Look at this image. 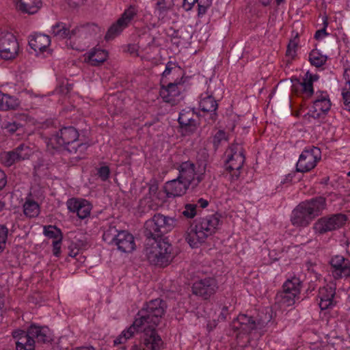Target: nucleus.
<instances>
[{
  "label": "nucleus",
  "mask_w": 350,
  "mask_h": 350,
  "mask_svg": "<svg viewBox=\"0 0 350 350\" xmlns=\"http://www.w3.org/2000/svg\"><path fill=\"white\" fill-rule=\"evenodd\" d=\"M177 219L161 213L154 214L144 224V235L154 242L150 247H146V256L150 264L166 267L172 260V246L167 237L164 235L172 231L176 226Z\"/></svg>",
  "instance_id": "1"
},
{
  "label": "nucleus",
  "mask_w": 350,
  "mask_h": 350,
  "mask_svg": "<svg viewBox=\"0 0 350 350\" xmlns=\"http://www.w3.org/2000/svg\"><path fill=\"white\" fill-rule=\"evenodd\" d=\"M167 308L165 301L157 298L144 304V306L137 314V317L133 324L124 330L114 340V345L125 343L128 339L133 336L145 325L146 323H151L153 326L159 324Z\"/></svg>",
  "instance_id": "2"
},
{
  "label": "nucleus",
  "mask_w": 350,
  "mask_h": 350,
  "mask_svg": "<svg viewBox=\"0 0 350 350\" xmlns=\"http://www.w3.org/2000/svg\"><path fill=\"white\" fill-rule=\"evenodd\" d=\"M44 142L47 150L53 154L59 147L64 146V150L70 154L75 155L77 159L85 158V152L90 146L88 142L79 139L78 131L73 126H64L51 133H46Z\"/></svg>",
  "instance_id": "3"
},
{
  "label": "nucleus",
  "mask_w": 350,
  "mask_h": 350,
  "mask_svg": "<svg viewBox=\"0 0 350 350\" xmlns=\"http://www.w3.org/2000/svg\"><path fill=\"white\" fill-rule=\"evenodd\" d=\"M326 207V199L319 196L299 204L293 211L291 223L297 227H306L316 217L320 215Z\"/></svg>",
  "instance_id": "4"
},
{
  "label": "nucleus",
  "mask_w": 350,
  "mask_h": 350,
  "mask_svg": "<svg viewBox=\"0 0 350 350\" xmlns=\"http://www.w3.org/2000/svg\"><path fill=\"white\" fill-rule=\"evenodd\" d=\"M221 215L215 214L200 217L195 221V226L188 230L185 239L191 247H197L198 243H204L213 235L220 224Z\"/></svg>",
  "instance_id": "5"
},
{
  "label": "nucleus",
  "mask_w": 350,
  "mask_h": 350,
  "mask_svg": "<svg viewBox=\"0 0 350 350\" xmlns=\"http://www.w3.org/2000/svg\"><path fill=\"white\" fill-rule=\"evenodd\" d=\"M271 320V314L269 313H266L264 317L258 316L256 319L247 314H240L232 321L231 327L239 334H249L255 329L262 330Z\"/></svg>",
  "instance_id": "6"
},
{
  "label": "nucleus",
  "mask_w": 350,
  "mask_h": 350,
  "mask_svg": "<svg viewBox=\"0 0 350 350\" xmlns=\"http://www.w3.org/2000/svg\"><path fill=\"white\" fill-rule=\"evenodd\" d=\"M301 282L297 277L288 279L282 285V291L278 293L277 301L286 306H293L299 298Z\"/></svg>",
  "instance_id": "7"
},
{
  "label": "nucleus",
  "mask_w": 350,
  "mask_h": 350,
  "mask_svg": "<svg viewBox=\"0 0 350 350\" xmlns=\"http://www.w3.org/2000/svg\"><path fill=\"white\" fill-rule=\"evenodd\" d=\"M230 152L225 167L230 173L232 179L237 180L240 176V170L245 162L244 151L241 144L234 143L230 148Z\"/></svg>",
  "instance_id": "8"
},
{
  "label": "nucleus",
  "mask_w": 350,
  "mask_h": 350,
  "mask_svg": "<svg viewBox=\"0 0 350 350\" xmlns=\"http://www.w3.org/2000/svg\"><path fill=\"white\" fill-rule=\"evenodd\" d=\"M347 219V216L342 213L322 217L314 224L313 229L316 233L324 234L343 226Z\"/></svg>",
  "instance_id": "9"
},
{
  "label": "nucleus",
  "mask_w": 350,
  "mask_h": 350,
  "mask_svg": "<svg viewBox=\"0 0 350 350\" xmlns=\"http://www.w3.org/2000/svg\"><path fill=\"white\" fill-rule=\"evenodd\" d=\"M19 45L14 35L8 31L0 33V57L4 60H12L18 53Z\"/></svg>",
  "instance_id": "10"
},
{
  "label": "nucleus",
  "mask_w": 350,
  "mask_h": 350,
  "mask_svg": "<svg viewBox=\"0 0 350 350\" xmlns=\"http://www.w3.org/2000/svg\"><path fill=\"white\" fill-rule=\"evenodd\" d=\"M321 150L319 148L312 146L304 149L301 153L296 164L297 172H308L314 169L317 162L321 159Z\"/></svg>",
  "instance_id": "11"
},
{
  "label": "nucleus",
  "mask_w": 350,
  "mask_h": 350,
  "mask_svg": "<svg viewBox=\"0 0 350 350\" xmlns=\"http://www.w3.org/2000/svg\"><path fill=\"white\" fill-rule=\"evenodd\" d=\"M218 284L214 278L208 277L195 281L191 286L193 295L203 300H208L215 294L218 289Z\"/></svg>",
  "instance_id": "12"
},
{
  "label": "nucleus",
  "mask_w": 350,
  "mask_h": 350,
  "mask_svg": "<svg viewBox=\"0 0 350 350\" xmlns=\"http://www.w3.org/2000/svg\"><path fill=\"white\" fill-rule=\"evenodd\" d=\"M145 325L148 327L144 329V345L149 350H163L165 344L155 329L159 324L153 326L151 323H146Z\"/></svg>",
  "instance_id": "13"
},
{
  "label": "nucleus",
  "mask_w": 350,
  "mask_h": 350,
  "mask_svg": "<svg viewBox=\"0 0 350 350\" xmlns=\"http://www.w3.org/2000/svg\"><path fill=\"white\" fill-rule=\"evenodd\" d=\"M29 155V148L21 144L14 150L1 154V161L4 165L10 167L16 162L28 159Z\"/></svg>",
  "instance_id": "14"
},
{
  "label": "nucleus",
  "mask_w": 350,
  "mask_h": 350,
  "mask_svg": "<svg viewBox=\"0 0 350 350\" xmlns=\"http://www.w3.org/2000/svg\"><path fill=\"white\" fill-rule=\"evenodd\" d=\"M27 330L35 342L49 343L53 340V334L47 326H40L32 323L28 327Z\"/></svg>",
  "instance_id": "15"
},
{
  "label": "nucleus",
  "mask_w": 350,
  "mask_h": 350,
  "mask_svg": "<svg viewBox=\"0 0 350 350\" xmlns=\"http://www.w3.org/2000/svg\"><path fill=\"white\" fill-rule=\"evenodd\" d=\"M332 273L335 278L350 276V261L342 256H336L331 259Z\"/></svg>",
  "instance_id": "16"
},
{
  "label": "nucleus",
  "mask_w": 350,
  "mask_h": 350,
  "mask_svg": "<svg viewBox=\"0 0 350 350\" xmlns=\"http://www.w3.org/2000/svg\"><path fill=\"white\" fill-rule=\"evenodd\" d=\"M113 245L122 252H132L135 249L134 237L127 230H121Z\"/></svg>",
  "instance_id": "17"
},
{
  "label": "nucleus",
  "mask_w": 350,
  "mask_h": 350,
  "mask_svg": "<svg viewBox=\"0 0 350 350\" xmlns=\"http://www.w3.org/2000/svg\"><path fill=\"white\" fill-rule=\"evenodd\" d=\"M183 83V78H181L180 79H176L174 82L168 83L166 85L165 83H161L160 96L166 103L174 101V98L178 96L180 94L179 85Z\"/></svg>",
  "instance_id": "18"
},
{
  "label": "nucleus",
  "mask_w": 350,
  "mask_h": 350,
  "mask_svg": "<svg viewBox=\"0 0 350 350\" xmlns=\"http://www.w3.org/2000/svg\"><path fill=\"white\" fill-rule=\"evenodd\" d=\"M164 191L167 198L180 197L187 191L186 182L177 177L165 184Z\"/></svg>",
  "instance_id": "19"
},
{
  "label": "nucleus",
  "mask_w": 350,
  "mask_h": 350,
  "mask_svg": "<svg viewBox=\"0 0 350 350\" xmlns=\"http://www.w3.org/2000/svg\"><path fill=\"white\" fill-rule=\"evenodd\" d=\"M335 288L332 286H323L319 290V306L321 310H327L335 306L334 300L335 296Z\"/></svg>",
  "instance_id": "20"
},
{
  "label": "nucleus",
  "mask_w": 350,
  "mask_h": 350,
  "mask_svg": "<svg viewBox=\"0 0 350 350\" xmlns=\"http://www.w3.org/2000/svg\"><path fill=\"white\" fill-rule=\"evenodd\" d=\"M51 44L49 36L42 33H35L29 36V45L36 55L46 51Z\"/></svg>",
  "instance_id": "21"
},
{
  "label": "nucleus",
  "mask_w": 350,
  "mask_h": 350,
  "mask_svg": "<svg viewBox=\"0 0 350 350\" xmlns=\"http://www.w3.org/2000/svg\"><path fill=\"white\" fill-rule=\"evenodd\" d=\"M199 107L201 111L204 112H210L211 118L213 121H215L217 117V113H215L217 109L218 105L217 103L216 100L212 95H208L203 96L202 95V98L200 99Z\"/></svg>",
  "instance_id": "22"
},
{
  "label": "nucleus",
  "mask_w": 350,
  "mask_h": 350,
  "mask_svg": "<svg viewBox=\"0 0 350 350\" xmlns=\"http://www.w3.org/2000/svg\"><path fill=\"white\" fill-rule=\"evenodd\" d=\"M42 6L41 0H18L16 8L23 13L34 14Z\"/></svg>",
  "instance_id": "23"
},
{
  "label": "nucleus",
  "mask_w": 350,
  "mask_h": 350,
  "mask_svg": "<svg viewBox=\"0 0 350 350\" xmlns=\"http://www.w3.org/2000/svg\"><path fill=\"white\" fill-rule=\"evenodd\" d=\"M85 59L92 66H98L107 60L108 53L103 49H94L86 55Z\"/></svg>",
  "instance_id": "24"
},
{
  "label": "nucleus",
  "mask_w": 350,
  "mask_h": 350,
  "mask_svg": "<svg viewBox=\"0 0 350 350\" xmlns=\"http://www.w3.org/2000/svg\"><path fill=\"white\" fill-rule=\"evenodd\" d=\"M179 174L178 177L185 182L191 180L192 178L196 174V165L191 161H187L183 162L178 168Z\"/></svg>",
  "instance_id": "25"
},
{
  "label": "nucleus",
  "mask_w": 350,
  "mask_h": 350,
  "mask_svg": "<svg viewBox=\"0 0 350 350\" xmlns=\"http://www.w3.org/2000/svg\"><path fill=\"white\" fill-rule=\"evenodd\" d=\"M330 100H314L313 101V111H311V116L314 118H319L321 116L326 115L331 108Z\"/></svg>",
  "instance_id": "26"
},
{
  "label": "nucleus",
  "mask_w": 350,
  "mask_h": 350,
  "mask_svg": "<svg viewBox=\"0 0 350 350\" xmlns=\"http://www.w3.org/2000/svg\"><path fill=\"white\" fill-rule=\"evenodd\" d=\"M23 207L25 215L29 218L36 217L40 214L39 204L29 198H26Z\"/></svg>",
  "instance_id": "27"
},
{
  "label": "nucleus",
  "mask_w": 350,
  "mask_h": 350,
  "mask_svg": "<svg viewBox=\"0 0 350 350\" xmlns=\"http://www.w3.org/2000/svg\"><path fill=\"white\" fill-rule=\"evenodd\" d=\"M120 230L116 226L109 224L103 228V240L109 245H113L116 241Z\"/></svg>",
  "instance_id": "28"
},
{
  "label": "nucleus",
  "mask_w": 350,
  "mask_h": 350,
  "mask_svg": "<svg viewBox=\"0 0 350 350\" xmlns=\"http://www.w3.org/2000/svg\"><path fill=\"white\" fill-rule=\"evenodd\" d=\"M126 26L123 23V20H119L113 23L107 30L105 39L107 41L113 40L118 36Z\"/></svg>",
  "instance_id": "29"
},
{
  "label": "nucleus",
  "mask_w": 350,
  "mask_h": 350,
  "mask_svg": "<svg viewBox=\"0 0 350 350\" xmlns=\"http://www.w3.org/2000/svg\"><path fill=\"white\" fill-rule=\"evenodd\" d=\"M51 33L59 39H66L68 33V27L63 22H57L51 27Z\"/></svg>",
  "instance_id": "30"
},
{
  "label": "nucleus",
  "mask_w": 350,
  "mask_h": 350,
  "mask_svg": "<svg viewBox=\"0 0 350 350\" xmlns=\"http://www.w3.org/2000/svg\"><path fill=\"white\" fill-rule=\"evenodd\" d=\"M23 127V124L16 118L4 120L1 122V128L9 134H14Z\"/></svg>",
  "instance_id": "31"
},
{
  "label": "nucleus",
  "mask_w": 350,
  "mask_h": 350,
  "mask_svg": "<svg viewBox=\"0 0 350 350\" xmlns=\"http://www.w3.org/2000/svg\"><path fill=\"white\" fill-rule=\"evenodd\" d=\"M327 56L322 55L317 50H312L309 54V62L315 67H321L323 66L327 61Z\"/></svg>",
  "instance_id": "32"
},
{
  "label": "nucleus",
  "mask_w": 350,
  "mask_h": 350,
  "mask_svg": "<svg viewBox=\"0 0 350 350\" xmlns=\"http://www.w3.org/2000/svg\"><path fill=\"white\" fill-rule=\"evenodd\" d=\"M180 128L181 129L182 133L185 135H190L193 134L198 129V122L197 120L191 117V118H189L186 122H182L179 124Z\"/></svg>",
  "instance_id": "33"
},
{
  "label": "nucleus",
  "mask_w": 350,
  "mask_h": 350,
  "mask_svg": "<svg viewBox=\"0 0 350 350\" xmlns=\"http://www.w3.org/2000/svg\"><path fill=\"white\" fill-rule=\"evenodd\" d=\"M2 105L1 110H10L15 109L19 105V102L15 97L11 96L8 94H3V98H2Z\"/></svg>",
  "instance_id": "34"
},
{
  "label": "nucleus",
  "mask_w": 350,
  "mask_h": 350,
  "mask_svg": "<svg viewBox=\"0 0 350 350\" xmlns=\"http://www.w3.org/2000/svg\"><path fill=\"white\" fill-rule=\"evenodd\" d=\"M180 71V67L178 66L176 62H169L166 66L165 69L162 73L161 83H166V79L171 74H176Z\"/></svg>",
  "instance_id": "35"
},
{
  "label": "nucleus",
  "mask_w": 350,
  "mask_h": 350,
  "mask_svg": "<svg viewBox=\"0 0 350 350\" xmlns=\"http://www.w3.org/2000/svg\"><path fill=\"white\" fill-rule=\"evenodd\" d=\"M174 6V0H158L156 3V10L159 15L165 14Z\"/></svg>",
  "instance_id": "36"
},
{
  "label": "nucleus",
  "mask_w": 350,
  "mask_h": 350,
  "mask_svg": "<svg viewBox=\"0 0 350 350\" xmlns=\"http://www.w3.org/2000/svg\"><path fill=\"white\" fill-rule=\"evenodd\" d=\"M44 234L46 237L50 239H53L54 240H62V233L61 230L55 226H45L44 228Z\"/></svg>",
  "instance_id": "37"
},
{
  "label": "nucleus",
  "mask_w": 350,
  "mask_h": 350,
  "mask_svg": "<svg viewBox=\"0 0 350 350\" xmlns=\"http://www.w3.org/2000/svg\"><path fill=\"white\" fill-rule=\"evenodd\" d=\"M137 10L136 7L135 5H130L129 8L124 12L121 17L118 19L123 20V23H125V25L127 27L129 22L137 14Z\"/></svg>",
  "instance_id": "38"
},
{
  "label": "nucleus",
  "mask_w": 350,
  "mask_h": 350,
  "mask_svg": "<svg viewBox=\"0 0 350 350\" xmlns=\"http://www.w3.org/2000/svg\"><path fill=\"white\" fill-rule=\"evenodd\" d=\"M208 159V154L205 150H201L198 152L196 157L197 164L198 166V169H200L201 171L205 172L207 166Z\"/></svg>",
  "instance_id": "39"
},
{
  "label": "nucleus",
  "mask_w": 350,
  "mask_h": 350,
  "mask_svg": "<svg viewBox=\"0 0 350 350\" xmlns=\"http://www.w3.org/2000/svg\"><path fill=\"white\" fill-rule=\"evenodd\" d=\"M300 86L301 87L302 93L305 94L308 97H310L313 95V82L311 81V79H306L304 76L303 81L300 83Z\"/></svg>",
  "instance_id": "40"
},
{
  "label": "nucleus",
  "mask_w": 350,
  "mask_h": 350,
  "mask_svg": "<svg viewBox=\"0 0 350 350\" xmlns=\"http://www.w3.org/2000/svg\"><path fill=\"white\" fill-rule=\"evenodd\" d=\"M83 203H85V200L71 198L67 201L66 204L70 212L77 213Z\"/></svg>",
  "instance_id": "41"
},
{
  "label": "nucleus",
  "mask_w": 350,
  "mask_h": 350,
  "mask_svg": "<svg viewBox=\"0 0 350 350\" xmlns=\"http://www.w3.org/2000/svg\"><path fill=\"white\" fill-rule=\"evenodd\" d=\"M197 204H187L185 209L182 212V215L187 219H192L197 215Z\"/></svg>",
  "instance_id": "42"
},
{
  "label": "nucleus",
  "mask_w": 350,
  "mask_h": 350,
  "mask_svg": "<svg viewBox=\"0 0 350 350\" xmlns=\"http://www.w3.org/2000/svg\"><path fill=\"white\" fill-rule=\"evenodd\" d=\"M227 140L226 133L222 130H219L213 137V144L214 149L216 150L221 145L223 141Z\"/></svg>",
  "instance_id": "43"
},
{
  "label": "nucleus",
  "mask_w": 350,
  "mask_h": 350,
  "mask_svg": "<svg viewBox=\"0 0 350 350\" xmlns=\"http://www.w3.org/2000/svg\"><path fill=\"white\" fill-rule=\"evenodd\" d=\"M195 111L193 109H191L189 108L184 109L181 110L179 113V116L178 118V124L182 122H186L189 118H191V117H194Z\"/></svg>",
  "instance_id": "44"
},
{
  "label": "nucleus",
  "mask_w": 350,
  "mask_h": 350,
  "mask_svg": "<svg viewBox=\"0 0 350 350\" xmlns=\"http://www.w3.org/2000/svg\"><path fill=\"white\" fill-rule=\"evenodd\" d=\"M91 210V204L85 200V203L82 204L77 215L80 219H83L90 216Z\"/></svg>",
  "instance_id": "45"
},
{
  "label": "nucleus",
  "mask_w": 350,
  "mask_h": 350,
  "mask_svg": "<svg viewBox=\"0 0 350 350\" xmlns=\"http://www.w3.org/2000/svg\"><path fill=\"white\" fill-rule=\"evenodd\" d=\"M298 45V42L297 38H294L293 40H291L288 46L286 52V55L293 58L296 55V50Z\"/></svg>",
  "instance_id": "46"
},
{
  "label": "nucleus",
  "mask_w": 350,
  "mask_h": 350,
  "mask_svg": "<svg viewBox=\"0 0 350 350\" xmlns=\"http://www.w3.org/2000/svg\"><path fill=\"white\" fill-rule=\"evenodd\" d=\"M98 176L103 181H106L108 180L109 175H110V169L109 166L104 165L98 167L97 169V174Z\"/></svg>",
  "instance_id": "47"
},
{
  "label": "nucleus",
  "mask_w": 350,
  "mask_h": 350,
  "mask_svg": "<svg viewBox=\"0 0 350 350\" xmlns=\"http://www.w3.org/2000/svg\"><path fill=\"white\" fill-rule=\"evenodd\" d=\"M342 96L345 109L350 111V88L345 86L342 88Z\"/></svg>",
  "instance_id": "48"
},
{
  "label": "nucleus",
  "mask_w": 350,
  "mask_h": 350,
  "mask_svg": "<svg viewBox=\"0 0 350 350\" xmlns=\"http://www.w3.org/2000/svg\"><path fill=\"white\" fill-rule=\"evenodd\" d=\"M29 342H33V340L31 338L30 335L28 333V330L27 329L25 335L20 337L16 341V347H22L25 343H28Z\"/></svg>",
  "instance_id": "49"
},
{
  "label": "nucleus",
  "mask_w": 350,
  "mask_h": 350,
  "mask_svg": "<svg viewBox=\"0 0 350 350\" xmlns=\"http://www.w3.org/2000/svg\"><path fill=\"white\" fill-rule=\"evenodd\" d=\"M328 25L327 18L325 16L323 20V28L319 30H317L314 34V38L316 40H319L322 36H327V33L326 32V28Z\"/></svg>",
  "instance_id": "50"
},
{
  "label": "nucleus",
  "mask_w": 350,
  "mask_h": 350,
  "mask_svg": "<svg viewBox=\"0 0 350 350\" xmlns=\"http://www.w3.org/2000/svg\"><path fill=\"white\" fill-rule=\"evenodd\" d=\"M61 244L62 240L60 239L53 241V254L56 257H59L60 256Z\"/></svg>",
  "instance_id": "51"
},
{
  "label": "nucleus",
  "mask_w": 350,
  "mask_h": 350,
  "mask_svg": "<svg viewBox=\"0 0 350 350\" xmlns=\"http://www.w3.org/2000/svg\"><path fill=\"white\" fill-rule=\"evenodd\" d=\"M8 229L5 225H0V243L5 244L8 239Z\"/></svg>",
  "instance_id": "52"
},
{
  "label": "nucleus",
  "mask_w": 350,
  "mask_h": 350,
  "mask_svg": "<svg viewBox=\"0 0 350 350\" xmlns=\"http://www.w3.org/2000/svg\"><path fill=\"white\" fill-rule=\"evenodd\" d=\"M148 185V194L150 196H155L159 189L157 181L155 180H152Z\"/></svg>",
  "instance_id": "53"
},
{
  "label": "nucleus",
  "mask_w": 350,
  "mask_h": 350,
  "mask_svg": "<svg viewBox=\"0 0 350 350\" xmlns=\"http://www.w3.org/2000/svg\"><path fill=\"white\" fill-rule=\"evenodd\" d=\"M198 16H202L206 14L207 9L208 8V2L206 5H202V0H200L198 2Z\"/></svg>",
  "instance_id": "54"
},
{
  "label": "nucleus",
  "mask_w": 350,
  "mask_h": 350,
  "mask_svg": "<svg viewBox=\"0 0 350 350\" xmlns=\"http://www.w3.org/2000/svg\"><path fill=\"white\" fill-rule=\"evenodd\" d=\"M200 182L195 179V176L192 178V179L189 180L186 182L187 189L191 188V190H195L200 185Z\"/></svg>",
  "instance_id": "55"
},
{
  "label": "nucleus",
  "mask_w": 350,
  "mask_h": 350,
  "mask_svg": "<svg viewBox=\"0 0 350 350\" xmlns=\"http://www.w3.org/2000/svg\"><path fill=\"white\" fill-rule=\"evenodd\" d=\"M16 350H35V341L24 344L22 347H16Z\"/></svg>",
  "instance_id": "56"
},
{
  "label": "nucleus",
  "mask_w": 350,
  "mask_h": 350,
  "mask_svg": "<svg viewBox=\"0 0 350 350\" xmlns=\"http://www.w3.org/2000/svg\"><path fill=\"white\" fill-rule=\"evenodd\" d=\"M199 0H183V6L185 10L189 11L191 10L192 7L196 3H198Z\"/></svg>",
  "instance_id": "57"
},
{
  "label": "nucleus",
  "mask_w": 350,
  "mask_h": 350,
  "mask_svg": "<svg viewBox=\"0 0 350 350\" xmlns=\"http://www.w3.org/2000/svg\"><path fill=\"white\" fill-rule=\"evenodd\" d=\"M315 100H330L328 94L327 92L323 91H318L316 92V98Z\"/></svg>",
  "instance_id": "58"
},
{
  "label": "nucleus",
  "mask_w": 350,
  "mask_h": 350,
  "mask_svg": "<svg viewBox=\"0 0 350 350\" xmlns=\"http://www.w3.org/2000/svg\"><path fill=\"white\" fill-rule=\"evenodd\" d=\"M7 184L6 175L3 171L0 170V191L2 190Z\"/></svg>",
  "instance_id": "59"
},
{
  "label": "nucleus",
  "mask_w": 350,
  "mask_h": 350,
  "mask_svg": "<svg viewBox=\"0 0 350 350\" xmlns=\"http://www.w3.org/2000/svg\"><path fill=\"white\" fill-rule=\"evenodd\" d=\"M80 30H81V28L79 27H75L72 30H70V29L68 28V37L66 39L70 40L73 37L76 36L77 34H79V33L80 32Z\"/></svg>",
  "instance_id": "60"
},
{
  "label": "nucleus",
  "mask_w": 350,
  "mask_h": 350,
  "mask_svg": "<svg viewBox=\"0 0 350 350\" xmlns=\"http://www.w3.org/2000/svg\"><path fill=\"white\" fill-rule=\"evenodd\" d=\"M343 77L345 80V86L350 88V68H346L345 70Z\"/></svg>",
  "instance_id": "61"
},
{
  "label": "nucleus",
  "mask_w": 350,
  "mask_h": 350,
  "mask_svg": "<svg viewBox=\"0 0 350 350\" xmlns=\"http://www.w3.org/2000/svg\"><path fill=\"white\" fill-rule=\"evenodd\" d=\"M25 333H26V331L21 330V329H16L12 332V335L13 338L17 340L20 337H22V336L25 335Z\"/></svg>",
  "instance_id": "62"
},
{
  "label": "nucleus",
  "mask_w": 350,
  "mask_h": 350,
  "mask_svg": "<svg viewBox=\"0 0 350 350\" xmlns=\"http://www.w3.org/2000/svg\"><path fill=\"white\" fill-rule=\"evenodd\" d=\"M304 76L306 77V79H311V81L313 83L314 81H317L319 78V76L318 75L312 74L309 71H307Z\"/></svg>",
  "instance_id": "63"
},
{
  "label": "nucleus",
  "mask_w": 350,
  "mask_h": 350,
  "mask_svg": "<svg viewBox=\"0 0 350 350\" xmlns=\"http://www.w3.org/2000/svg\"><path fill=\"white\" fill-rule=\"evenodd\" d=\"M228 314V308L227 306H224L222 308L221 312L219 316V319L220 320H225L226 319V316Z\"/></svg>",
  "instance_id": "64"
}]
</instances>
